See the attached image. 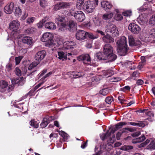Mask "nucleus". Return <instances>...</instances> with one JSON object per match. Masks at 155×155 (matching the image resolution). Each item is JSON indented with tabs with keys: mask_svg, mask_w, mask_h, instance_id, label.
Listing matches in <instances>:
<instances>
[{
	"mask_svg": "<svg viewBox=\"0 0 155 155\" xmlns=\"http://www.w3.org/2000/svg\"><path fill=\"white\" fill-rule=\"evenodd\" d=\"M123 18L122 15L120 14H117L116 15L115 19L117 21H120L122 20Z\"/></svg>",
	"mask_w": 155,
	"mask_h": 155,
	"instance_id": "864d4df0",
	"label": "nucleus"
},
{
	"mask_svg": "<svg viewBox=\"0 0 155 155\" xmlns=\"http://www.w3.org/2000/svg\"><path fill=\"white\" fill-rule=\"evenodd\" d=\"M86 38L87 37L89 38L92 39H94L97 38V37L94 35L93 34L91 33H89L86 32Z\"/></svg>",
	"mask_w": 155,
	"mask_h": 155,
	"instance_id": "58836bf2",
	"label": "nucleus"
},
{
	"mask_svg": "<svg viewBox=\"0 0 155 155\" xmlns=\"http://www.w3.org/2000/svg\"><path fill=\"white\" fill-rule=\"evenodd\" d=\"M76 45V44L74 41H67L63 44L64 48L65 49H69L73 48Z\"/></svg>",
	"mask_w": 155,
	"mask_h": 155,
	"instance_id": "4468645a",
	"label": "nucleus"
},
{
	"mask_svg": "<svg viewBox=\"0 0 155 155\" xmlns=\"http://www.w3.org/2000/svg\"><path fill=\"white\" fill-rule=\"evenodd\" d=\"M59 134L63 137L64 141H67L68 137V134L63 131L61 130Z\"/></svg>",
	"mask_w": 155,
	"mask_h": 155,
	"instance_id": "7c9ffc66",
	"label": "nucleus"
},
{
	"mask_svg": "<svg viewBox=\"0 0 155 155\" xmlns=\"http://www.w3.org/2000/svg\"><path fill=\"white\" fill-rule=\"evenodd\" d=\"M22 12L19 7H16L15 14L16 16H19L21 14Z\"/></svg>",
	"mask_w": 155,
	"mask_h": 155,
	"instance_id": "f704fd0d",
	"label": "nucleus"
},
{
	"mask_svg": "<svg viewBox=\"0 0 155 155\" xmlns=\"http://www.w3.org/2000/svg\"><path fill=\"white\" fill-rule=\"evenodd\" d=\"M105 31L107 33L110 34L113 37L118 36L119 32L116 26L114 24L109 23L105 28Z\"/></svg>",
	"mask_w": 155,
	"mask_h": 155,
	"instance_id": "39448f33",
	"label": "nucleus"
},
{
	"mask_svg": "<svg viewBox=\"0 0 155 155\" xmlns=\"http://www.w3.org/2000/svg\"><path fill=\"white\" fill-rule=\"evenodd\" d=\"M45 28L50 29L54 30L56 28V27L55 24L52 22H46L45 25Z\"/></svg>",
	"mask_w": 155,
	"mask_h": 155,
	"instance_id": "6ab92c4d",
	"label": "nucleus"
},
{
	"mask_svg": "<svg viewBox=\"0 0 155 155\" xmlns=\"http://www.w3.org/2000/svg\"><path fill=\"white\" fill-rule=\"evenodd\" d=\"M87 140L86 142H83V144L81 146V147L82 149H84L87 145Z\"/></svg>",
	"mask_w": 155,
	"mask_h": 155,
	"instance_id": "69168bd1",
	"label": "nucleus"
},
{
	"mask_svg": "<svg viewBox=\"0 0 155 155\" xmlns=\"http://www.w3.org/2000/svg\"><path fill=\"white\" fill-rule=\"evenodd\" d=\"M143 83V81L141 79H138L137 80L136 84H137L138 85H141Z\"/></svg>",
	"mask_w": 155,
	"mask_h": 155,
	"instance_id": "0e129e2a",
	"label": "nucleus"
},
{
	"mask_svg": "<svg viewBox=\"0 0 155 155\" xmlns=\"http://www.w3.org/2000/svg\"><path fill=\"white\" fill-rule=\"evenodd\" d=\"M145 64L140 62L139 63L138 67L139 68L141 69L143 67V66Z\"/></svg>",
	"mask_w": 155,
	"mask_h": 155,
	"instance_id": "774afa93",
	"label": "nucleus"
},
{
	"mask_svg": "<svg viewBox=\"0 0 155 155\" xmlns=\"http://www.w3.org/2000/svg\"><path fill=\"white\" fill-rule=\"evenodd\" d=\"M99 93L102 95L106 96L109 93L108 89L107 88L102 89L99 91Z\"/></svg>",
	"mask_w": 155,
	"mask_h": 155,
	"instance_id": "4c0bfd02",
	"label": "nucleus"
},
{
	"mask_svg": "<svg viewBox=\"0 0 155 155\" xmlns=\"http://www.w3.org/2000/svg\"><path fill=\"white\" fill-rule=\"evenodd\" d=\"M121 78L118 77H112L110 79V81L111 82H117L120 81Z\"/></svg>",
	"mask_w": 155,
	"mask_h": 155,
	"instance_id": "09e8293b",
	"label": "nucleus"
},
{
	"mask_svg": "<svg viewBox=\"0 0 155 155\" xmlns=\"http://www.w3.org/2000/svg\"><path fill=\"white\" fill-rule=\"evenodd\" d=\"M35 19V18L34 17L28 18L27 20V22L29 23H32L34 21Z\"/></svg>",
	"mask_w": 155,
	"mask_h": 155,
	"instance_id": "bf43d9fd",
	"label": "nucleus"
},
{
	"mask_svg": "<svg viewBox=\"0 0 155 155\" xmlns=\"http://www.w3.org/2000/svg\"><path fill=\"white\" fill-rule=\"evenodd\" d=\"M86 34L84 30H78L76 33V38L78 40H84L86 38Z\"/></svg>",
	"mask_w": 155,
	"mask_h": 155,
	"instance_id": "9b49d317",
	"label": "nucleus"
},
{
	"mask_svg": "<svg viewBox=\"0 0 155 155\" xmlns=\"http://www.w3.org/2000/svg\"><path fill=\"white\" fill-rule=\"evenodd\" d=\"M126 130H128L130 131H131L130 129L128 128H125L124 129H122V130H120V132L122 133V134L123 133H127V132Z\"/></svg>",
	"mask_w": 155,
	"mask_h": 155,
	"instance_id": "13d9d810",
	"label": "nucleus"
},
{
	"mask_svg": "<svg viewBox=\"0 0 155 155\" xmlns=\"http://www.w3.org/2000/svg\"><path fill=\"white\" fill-rule=\"evenodd\" d=\"M101 5L103 8H105V10L107 9H110L112 7V5L108 2L103 1L101 2Z\"/></svg>",
	"mask_w": 155,
	"mask_h": 155,
	"instance_id": "5701e85b",
	"label": "nucleus"
},
{
	"mask_svg": "<svg viewBox=\"0 0 155 155\" xmlns=\"http://www.w3.org/2000/svg\"><path fill=\"white\" fill-rule=\"evenodd\" d=\"M118 99L120 103L121 104L124 103V102L125 101V100L124 99L122 98V97L120 96H119L118 97Z\"/></svg>",
	"mask_w": 155,
	"mask_h": 155,
	"instance_id": "052dcab7",
	"label": "nucleus"
},
{
	"mask_svg": "<svg viewBox=\"0 0 155 155\" xmlns=\"http://www.w3.org/2000/svg\"><path fill=\"white\" fill-rule=\"evenodd\" d=\"M105 101L107 103L110 104L113 101V98L111 97H108L106 98Z\"/></svg>",
	"mask_w": 155,
	"mask_h": 155,
	"instance_id": "a18cd8bd",
	"label": "nucleus"
},
{
	"mask_svg": "<svg viewBox=\"0 0 155 155\" xmlns=\"http://www.w3.org/2000/svg\"><path fill=\"white\" fill-rule=\"evenodd\" d=\"M46 54V52L44 50L39 51L35 54V59L38 61H40L44 58Z\"/></svg>",
	"mask_w": 155,
	"mask_h": 155,
	"instance_id": "f8f14e48",
	"label": "nucleus"
},
{
	"mask_svg": "<svg viewBox=\"0 0 155 155\" xmlns=\"http://www.w3.org/2000/svg\"><path fill=\"white\" fill-rule=\"evenodd\" d=\"M15 74L18 76L21 75V70L18 68H16L15 70Z\"/></svg>",
	"mask_w": 155,
	"mask_h": 155,
	"instance_id": "603ef678",
	"label": "nucleus"
},
{
	"mask_svg": "<svg viewBox=\"0 0 155 155\" xmlns=\"http://www.w3.org/2000/svg\"><path fill=\"white\" fill-rule=\"evenodd\" d=\"M32 38L30 37L25 36L22 39V42L25 44H27L29 45L32 44Z\"/></svg>",
	"mask_w": 155,
	"mask_h": 155,
	"instance_id": "aec40b11",
	"label": "nucleus"
},
{
	"mask_svg": "<svg viewBox=\"0 0 155 155\" xmlns=\"http://www.w3.org/2000/svg\"><path fill=\"white\" fill-rule=\"evenodd\" d=\"M137 21L140 25H143L145 22L143 18L139 17L137 19Z\"/></svg>",
	"mask_w": 155,
	"mask_h": 155,
	"instance_id": "de8ad7c7",
	"label": "nucleus"
},
{
	"mask_svg": "<svg viewBox=\"0 0 155 155\" xmlns=\"http://www.w3.org/2000/svg\"><path fill=\"white\" fill-rule=\"evenodd\" d=\"M84 3V0H78L76 6L78 9H81Z\"/></svg>",
	"mask_w": 155,
	"mask_h": 155,
	"instance_id": "473e14b6",
	"label": "nucleus"
},
{
	"mask_svg": "<svg viewBox=\"0 0 155 155\" xmlns=\"http://www.w3.org/2000/svg\"><path fill=\"white\" fill-rule=\"evenodd\" d=\"M96 57L97 58L100 60H108L107 58H106L105 55L104 54V53L99 52L96 53Z\"/></svg>",
	"mask_w": 155,
	"mask_h": 155,
	"instance_id": "393cba45",
	"label": "nucleus"
},
{
	"mask_svg": "<svg viewBox=\"0 0 155 155\" xmlns=\"http://www.w3.org/2000/svg\"><path fill=\"white\" fill-rule=\"evenodd\" d=\"M36 31V29L34 27H32L28 28L25 31V33L26 34H33Z\"/></svg>",
	"mask_w": 155,
	"mask_h": 155,
	"instance_id": "bb28decb",
	"label": "nucleus"
},
{
	"mask_svg": "<svg viewBox=\"0 0 155 155\" xmlns=\"http://www.w3.org/2000/svg\"><path fill=\"white\" fill-rule=\"evenodd\" d=\"M149 22L150 24L152 25H155V15H152L150 18Z\"/></svg>",
	"mask_w": 155,
	"mask_h": 155,
	"instance_id": "79ce46f5",
	"label": "nucleus"
},
{
	"mask_svg": "<svg viewBox=\"0 0 155 155\" xmlns=\"http://www.w3.org/2000/svg\"><path fill=\"white\" fill-rule=\"evenodd\" d=\"M47 18V17H45L39 23L37 24V25L38 28H41L43 26L44 23L47 21L46 19Z\"/></svg>",
	"mask_w": 155,
	"mask_h": 155,
	"instance_id": "2f4dec72",
	"label": "nucleus"
},
{
	"mask_svg": "<svg viewBox=\"0 0 155 155\" xmlns=\"http://www.w3.org/2000/svg\"><path fill=\"white\" fill-rule=\"evenodd\" d=\"M123 15L129 17L132 15V12L130 10L126 11L122 13Z\"/></svg>",
	"mask_w": 155,
	"mask_h": 155,
	"instance_id": "49530a36",
	"label": "nucleus"
},
{
	"mask_svg": "<svg viewBox=\"0 0 155 155\" xmlns=\"http://www.w3.org/2000/svg\"><path fill=\"white\" fill-rule=\"evenodd\" d=\"M122 134V133L120 131L118 132L116 135V138L117 140H119L120 139V137Z\"/></svg>",
	"mask_w": 155,
	"mask_h": 155,
	"instance_id": "338daca9",
	"label": "nucleus"
},
{
	"mask_svg": "<svg viewBox=\"0 0 155 155\" xmlns=\"http://www.w3.org/2000/svg\"><path fill=\"white\" fill-rule=\"evenodd\" d=\"M145 137L144 135H143L140 137L134 139L133 142L135 143L141 142L145 139Z\"/></svg>",
	"mask_w": 155,
	"mask_h": 155,
	"instance_id": "cd10ccee",
	"label": "nucleus"
},
{
	"mask_svg": "<svg viewBox=\"0 0 155 155\" xmlns=\"http://www.w3.org/2000/svg\"><path fill=\"white\" fill-rule=\"evenodd\" d=\"M96 7L95 3L93 1H89L85 2L83 5V8L88 13L92 12Z\"/></svg>",
	"mask_w": 155,
	"mask_h": 155,
	"instance_id": "423d86ee",
	"label": "nucleus"
},
{
	"mask_svg": "<svg viewBox=\"0 0 155 155\" xmlns=\"http://www.w3.org/2000/svg\"><path fill=\"white\" fill-rule=\"evenodd\" d=\"M12 64L10 63H8L6 66V71L8 72H10L12 69Z\"/></svg>",
	"mask_w": 155,
	"mask_h": 155,
	"instance_id": "c03bdc74",
	"label": "nucleus"
},
{
	"mask_svg": "<svg viewBox=\"0 0 155 155\" xmlns=\"http://www.w3.org/2000/svg\"><path fill=\"white\" fill-rule=\"evenodd\" d=\"M11 80L12 84H17L18 85H22L25 82L24 78L23 77L15 78H14L11 79Z\"/></svg>",
	"mask_w": 155,
	"mask_h": 155,
	"instance_id": "ddd939ff",
	"label": "nucleus"
},
{
	"mask_svg": "<svg viewBox=\"0 0 155 155\" xmlns=\"http://www.w3.org/2000/svg\"><path fill=\"white\" fill-rule=\"evenodd\" d=\"M128 123L126 122H120L117 124L115 125V128L116 130H118L122 127V126L127 124Z\"/></svg>",
	"mask_w": 155,
	"mask_h": 155,
	"instance_id": "c756f323",
	"label": "nucleus"
},
{
	"mask_svg": "<svg viewBox=\"0 0 155 155\" xmlns=\"http://www.w3.org/2000/svg\"><path fill=\"white\" fill-rule=\"evenodd\" d=\"M40 5L42 7H45L48 5L47 1L45 0H39Z\"/></svg>",
	"mask_w": 155,
	"mask_h": 155,
	"instance_id": "ea45409f",
	"label": "nucleus"
},
{
	"mask_svg": "<svg viewBox=\"0 0 155 155\" xmlns=\"http://www.w3.org/2000/svg\"><path fill=\"white\" fill-rule=\"evenodd\" d=\"M103 76L106 78L109 77L114 74V72L111 70L104 71L102 72Z\"/></svg>",
	"mask_w": 155,
	"mask_h": 155,
	"instance_id": "a878e982",
	"label": "nucleus"
},
{
	"mask_svg": "<svg viewBox=\"0 0 155 155\" xmlns=\"http://www.w3.org/2000/svg\"><path fill=\"white\" fill-rule=\"evenodd\" d=\"M148 5H147V3H145L139 9V11L140 12H143L145 11L148 8Z\"/></svg>",
	"mask_w": 155,
	"mask_h": 155,
	"instance_id": "a19ab883",
	"label": "nucleus"
},
{
	"mask_svg": "<svg viewBox=\"0 0 155 155\" xmlns=\"http://www.w3.org/2000/svg\"><path fill=\"white\" fill-rule=\"evenodd\" d=\"M14 8V3L12 2L5 7L4 11L7 14H10L12 12Z\"/></svg>",
	"mask_w": 155,
	"mask_h": 155,
	"instance_id": "2eb2a0df",
	"label": "nucleus"
},
{
	"mask_svg": "<svg viewBox=\"0 0 155 155\" xmlns=\"http://www.w3.org/2000/svg\"><path fill=\"white\" fill-rule=\"evenodd\" d=\"M130 89V87L129 86H126L121 88V91L125 92L127 91H129Z\"/></svg>",
	"mask_w": 155,
	"mask_h": 155,
	"instance_id": "5fc2aeb1",
	"label": "nucleus"
},
{
	"mask_svg": "<svg viewBox=\"0 0 155 155\" xmlns=\"http://www.w3.org/2000/svg\"><path fill=\"white\" fill-rule=\"evenodd\" d=\"M68 14L69 15L74 17L77 21L79 22H82L85 18V15L82 11H76L75 8L71 9Z\"/></svg>",
	"mask_w": 155,
	"mask_h": 155,
	"instance_id": "20e7f679",
	"label": "nucleus"
},
{
	"mask_svg": "<svg viewBox=\"0 0 155 155\" xmlns=\"http://www.w3.org/2000/svg\"><path fill=\"white\" fill-rule=\"evenodd\" d=\"M30 124L31 126L35 128H38L39 126L38 123L34 120H32L30 121Z\"/></svg>",
	"mask_w": 155,
	"mask_h": 155,
	"instance_id": "e433bc0d",
	"label": "nucleus"
},
{
	"mask_svg": "<svg viewBox=\"0 0 155 155\" xmlns=\"http://www.w3.org/2000/svg\"><path fill=\"white\" fill-rule=\"evenodd\" d=\"M140 134V132L139 131L133 133L132 135V136L134 137H138Z\"/></svg>",
	"mask_w": 155,
	"mask_h": 155,
	"instance_id": "e2e57ef3",
	"label": "nucleus"
},
{
	"mask_svg": "<svg viewBox=\"0 0 155 155\" xmlns=\"http://www.w3.org/2000/svg\"><path fill=\"white\" fill-rule=\"evenodd\" d=\"M128 125H131L134 126H137L141 127H143L145 126V124L142 121H137V122H128Z\"/></svg>",
	"mask_w": 155,
	"mask_h": 155,
	"instance_id": "a211bd4d",
	"label": "nucleus"
},
{
	"mask_svg": "<svg viewBox=\"0 0 155 155\" xmlns=\"http://www.w3.org/2000/svg\"><path fill=\"white\" fill-rule=\"evenodd\" d=\"M128 29L134 34H138L141 31V28L137 25L134 23H130L128 26Z\"/></svg>",
	"mask_w": 155,
	"mask_h": 155,
	"instance_id": "0eeeda50",
	"label": "nucleus"
},
{
	"mask_svg": "<svg viewBox=\"0 0 155 155\" xmlns=\"http://www.w3.org/2000/svg\"><path fill=\"white\" fill-rule=\"evenodd\" d=\"M23 57V56H21L15 58V59L16 65H18L20 63L21 60L22 58Z\"/></svg>",
	"mask_w": 155,
	"mask_h": 155,
	"instance_id": "3c124183",
	"label": "nucleus"
},
{
	"mask_svg": "<svg viewBox=\"0 0 155 155\" xmlns=\"http://www.w3.org/2000/svg\"><path fill=\"white\" fill-rule=\"evenodd\" d=\"M7 86V84L5 81H2L1 87L2 88H5Z\"/></svg>",
	"mask_w": 155,
	"mask_h": 155,
	"instance_id": "4d7b16f0",
	"label": "nucleus"
},
{
	"mask_svg": "<svg viewBox=\"0 0 155 155\" xmlns=\"http://www.w3.org/2000/svg\"><path fill=\"white\" fill-rule=\"evenodd\" d=\"M128 38L130 46H139L141 45L140 41L138 40H135L132 35L128 36Z\"/></svg>",
	"mask_w": 155,
	"mask_h": 155,
	"instance_id": "6e6552de",
	"label": "nucleus"
},
{
	"mask_svg": "<svg viewBox=\"0 0 155 155\" xmlns=\"http://www.w3.org/2000/svg\"><path fill=\"white\" fill-rule=\"evenodd\" d=\"M101 139L102 140H104L107 137V134H102L100 135Z\"/></svg>",
	"mask_w": 155,
	"mask_h": 155,
	"instance_id": "680f3d73",
	"label": "nucleus"
},
{
	"mask_svg": "<svg viewBox=\"0 0 155 155\" xmlns=\"http://www.w3.org/2000/svg\"><path fill=\"white\" fill-rule=\"evenodd\" d=\"M38 64L36 62H33L28 67V69L29 70H31L34 68L36 67Z\"/></svg>",
	"mask_w": 155,
	"mask_h": 155,
	"instance_id": "37998d69",
	"label": "nucleus"
},
{
	"mask_svg": "<svg viewBox=\"0 0 155 155\" xmlns=\"http://www.w3.org/2000/svg\"><path fill=\"white\" fill-rule=\"evenodd\" d=\"M133 148V147L130 145H124L122 146L120 148V149L122 150L127 151H129L130 150Z\"/></svg>",
	"mask_w": 155,
	"mask_h": 155,
	"instance_id": "c85d7f7f",
	"label": "nucleus"
},
{
	"mask_svg": "<svg viewBox=\"0 0 155 155\" xmlns=\"http://www.w3.org/2000/svg\"><path fill=\"white\" fill-rule=\"evenodd\" d=\"M114 15L113 13L111 12L105 13L102 16V18L104 20H108L111 19Z\"/></svg>",
	"mask_w": 155,
	"mask_h": 155,
	"instance_id": "412c9836",
	"label": "nucleus"
},
{
	"mask_svg": "<svg viewBox=\"0 0 155 155\" xmlns=\"http://www.w3.org/2000/svg\"><path fill=\"white\" fill-rule=\"evenodd\" d=\"M149 34L151 35L154 37H155V28L152 29H151L149 31Z\"/></svg>",
	"mask_w": 155,
	"mask_h": 155,
	"instance_id": "6e6d98bb",
	"label": "nucleus"
},
{
	"mask_svg": "<svg viewBox=\"0 0 155 155\" xmlns=\"http://www.w3.org/2000/svg\"><path fill=\"white\" fill-rule=\"evenodd\" d=\"M19 25V22L18 20H14L10 23L9 28L13 31H15L18 29Z\"/></svg>",
	"mask_w": 155,
	"mask_h": 155,
	"instance_id": "dca6fc26",
	"label": "nucleus"
},
{
	"mask_svg": "<svg viewBox=\"0 0 155 155\" xmlns=\"http://www.w3.org/2000/svg\"><path fill=\"white\" fill-rule=\"evenodd\" d=\"M53 38V35L51 33L46 32L42 35L41 40L43 42H46L45 43L46 46L52 47L55 45Z\"/></svg>",
	"mask_w": 155,
	"mask_h": 155,
	"instance_id": "7ed1b4c3",
	"label": "nucleus"
},
{
	"mask_svg": "<svg viewBox=\"0 0 155 155\" xmlns=\"http://www.w3.org/2000/svg\"><path fill=\"white\" fill-rule=\"evenodd\" d=\"M117 49L118 54L121 56H125L127 54L129 49L127 45V40L124 36L121 37L117 42Z\"/></svg>",
	"mask_w": 155,
	"mask_h": 155,
	"instance_id": "f257e3e1",
	"label": "nucleus"
},
{
	"mask_svg": "<svg viewBox=\"0 0 155 155\" xmlns=\"http://www.w3.org/2000/svg\"><path fill=\"white\" fill-rule=\"evenodd\" d=\"M103 52L109 61H113L117 58V55L113 53V47L109 44H106L104 46Z\"/></svg>",
	"mask_w": 155,
	"mask_h": 155,
	"instance_id": "f03ea898",
	"label": "nucleus"
},
{
	"mask_svg": "<svg viewBox=\"0 0 155 155\" xmlns=\"http://www.w3.org/2000/svg\"><path fill=\"white\" fill-rule=\"evenodd\" d=\"M102 39L104 42L106 43H111L114 42V39L109 34L104 36L102 38Z\"/></svg>",
	"mask_w": 155,
	"mask_h": 155,
	"instance_id": "f3484780",
	"label": "nucleus"
},
{
	"mask_svg": "<svg viewBox=\"0 0 155 155\" xmlns=\"http://www.w3.org/2000/svg\"><path fill=\"white\" fill-rule=\"evenodd\" d=\"M48 122L46 118H44L42 122L40 124V126L42 128L45 127L48 124Z\"/></svg>",
	"mask_w": 155,
	"mask_h": 155,
	"instance_id": "72a5a7b5",
	"label": "nucleus"
},
{
	"mask_svg": "<svg viewBox=\"0 0 155 155\" xmlns=\"http://www.w3.org/2000/svg\"><path fill=\"white\" fill-rule=\"evenodd\" d=\"M78 59L79 61H82L84 63L91 64V58L88 54H82L78 58Z\"/></svg>",
	"mask_w": 155,
	"mask_h": 155,
	"instance_id": "9d476101",
	"label": "nucleus"
},
{
	"mask_svg": "<svg viewBox=\"0 0 155 155\" xmlns=\"http://www.w3.org/2000/svg\"><path fill=\"white\" fill-rule=\"evenodd\" d=\"M70 5L69 3L61 2L57 3L54 7V9L55 10H58L59 9H64L69 8Z\"/></svg>",
	"mask_w": 155,
	"mask_h": 155,
	"instance_id": "1a4fd4ad",
	"label": "nucleus"
},
{
	"mask_svg": "<svg viewBox=\"0 0 155 155\" xmlns=\"http://www.w3.org/2000/svg\"><path fill=\"white\" fill-rule=\"evenodd\" d=\"M148 148L150 149H155V140H153L148 145Z\"/></svg>",
	"mask_w": 155,
	"mask_h": 155,
	"instance_id": "c9c22d12",
	"label": "nucleus"
},
{
	"mask_svg": "<svg viewBox=\"0 0 155 155\" xmlns=\"http://www.w3.org/2000/svg\"><path fill=\"white\" fill-rule=\"evenodd\" d=\"M68 25L71 30H75L77 28V23L73 20L70 21Z\"/></svg>",
	"mask_w": 155,
	"mask_h": 155,
	"instance_id": "4be33fe9",
	"label": "nucleus"
},
{
	"mask_svg": "<svg viewBox=\"0 0 155 155\" xmlns=\"http://www.w3.org/2000/svg\"><path fill=\"white\" fill-rule=\"evenodd\" d=\"M58 58L62 60L67 58V53H64L63 51L58 52Z\"/></svg>",
	"mask_w": 155,
	"mask_h": 155,
	"instance_id": "b1692460",
	"label": "nucleus"
},
{
	"mask_svg": "<svg viewBox=\"0 0 155 155\" xmlns=\"http://www.w3.org/2000/svg\"><path fill=\"white\" fill-rule=\"evenodd\" d=\"M64 18L63 17L59 16L55 20L57 23L59 24L60 22H62L64 21Z\"/></svg>",
	"mask_w": 155,
	"mask_h": 155,
	"instance_id": "8fccbe9b",
	"label": "nucleus"
}]
</instances>
